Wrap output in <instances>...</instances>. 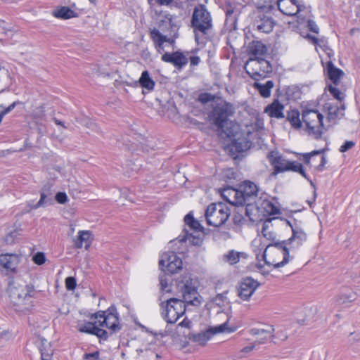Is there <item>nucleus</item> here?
Here are the masks:
<instances>
[{
  "label": "nucleus",
  "instance_id": "nucleus-1",
  "mask_svg": "<svg viewBox=\"0 0 360 360\" xmlns=\"http://www.w3.org/2000/svg\"><path fill=\"white\" fill-rule=\"evenodd\" d=\"M94 322H87L79 327V330L97 338L113 335L120 332L122 326L120 323L119 314L114 305L105 311H98L91 316Z\"/></svg>",
  "mask_w": 360,
  "mask_h": 360
},
{
  "label": "nucleus",
  "instance_id": "nucleus-2",
  "mask_svg": "<svg viewBox=\"0 0 360 360\" xmlns=\"http://www.w3.org/2000/svg\"><path fill=\"white\" fill-rule=\"evenodd\" d=\"M156 24L158 28H153L150 32V37L155 49L161 53L164 51V43L172 45L178 30L176 18L166 11H156Z\"/></svg>",
  "mask_w": 360,
  "mask_h": 360
},
{
  "label": "nucleus",
  "instance_id": "nucleus-3",
  "mask_svg": "<svg viewBox=\"0 0 360 360\" xmlns=\"http://www.w3.org/2000/svg\"><path fill=\"white\" fill-rule=\"evenodd\" d=\"M8 292L10 305L15 311L25 312L30 309L34 292L32 285H10Z\"/></svg>",
  "mask_w": 360,
  "mask_h": 360
},
{
  "label": "nucleus",
  "instance_id": "nucleus-4",
  "mask_svg": "<svg viewBox=\"0 0 360 360\" xmlns=\"http://www.w3.org/2000/svg\"><path fill=\"white\" fill-rule=\"evenodd\" d=\"M262 258L269 266H272L275 269L284 266L290 258L285 241L269 244L263 252Z\"/></svg>",
  "mask_w": 360,
  "mask_h": 360
},
{
  "label": "nucleus",
  "instance_id": "nucleus-5",
  "mask_svg": "<svg viewBox=\"0 0 360 360\" xmlns=\"http://www.w3.org/2000/svg\"><path fill=\"white\" fill-rule=\"evenodd\" d=\"M229 192L234 197L233 201L227 199L231 204L240 206L246 205V214L250 217L248 207L252 205V201L257 198L258 188L256 184L251 181H245L240 186V190L227 189L224 191Z\"/></svg>",
  "mask_w": 360,
  "mask_h": 360
},
{
  "label": "nucleus",
  "instance_id": "nucleus-6",
  "mask_svg": "<svg viewBox=\"0 0 360 360\" xmlns=\"http://www.w3.org/2000/svg\"><path fill=\"white\" fill-rule=\"evenodd\" d=\"M303 124L309 134L319 139L325 129L323 124V116L316 110H304L302 114Z\"/></svg>",
  "mask_w": 360,
  "mask_h": 360
},
{
  "label": "nucleus",
  "instance_id": "nucleus-7",
  "mask_svg": "<svg viewBox=\"0 0 360 360\" xmlns=\"http://www.w3.org/2000/svg\"><path fill=\"white\" fill-rule=\"evenodd\" d=\"M184 222V235L181 240L188 242L195 246H200L202 242L203 227L198 221L193 218L191 213L185 216Z\"/></svg>",
  "mask_w": 360,
  "mask_h": 360
},
{
  "label": "nucleus",
  "instance_id": "nucleus-8",
  "mask_svg": "<svg viewBox=\"0 0 360 360\" xmlns=\"http://www.w3.org/2000/svg\"><path fill=\"white\" fill-rule=\"evenodd\" d=\"M231 215V210L223 202L212 203L205 210V219L207 224L219 227L226 223Z\"/></svg>",
  "mask_w": 360,
  "mask_h": 360
},
{
  "label": "nucleus",
  "instance_id": "nucleus-9",
  "mask_svg": "<svg viewBox=\"0 0 360 360\" xmlns=\"http://www.w3.org/2000/svg\"><path fill=\"white\" fill-rule=\"evenodd\" d=\"M178 288L182 294L184 302L193 306H199L201 304V296L198 292V282L190 276H184L179 283Z\"/></svg>",
  "mask_w": 360,
  "mask_h": 360
},
{
  "label": "nucleus",
  "instance_id": "nucleus-10",
  "mask_svg": "<svg viewBox=\"0 0 360 360\" xmlns=\"http://www.w3.org/2000/svg\"><path fill=\"white\" fill-rule=\"evenodd\" d=\"M245 68L248 75L255 81L266 78L272 72L270 63L264 58L253 59L252 57H250Z\"/></svg>",
  "mask_w": 360,
  "mask_h": 360
},
{
  "label": "nucleus",
  "instance_id": "nucleus-11",
  "mask_svg": "<svg viewBox=\"0 0 360 360\" xmlns=\"http://www.w3.org/2000/svg\"><path fill=\"white\" fill-rule=\"evenodd\" d=\"M235 108L233 105L227 102H221L216 105L210 115V120L224 131L225 125L228 123L229 117L233 115Z\"/></svg>",
  "mask_w": 360,
  "mask_h": 360
},
{
  "label": "nucleus",
  "instance_id": "nucleus-12",
  "mask_svg": "<svg viewBox=\"0 0 360 360\" xmlns=\"http://www.w3.org/2000/svg\"><path fill=\"white\" fill-rule=\"evenodd\" d=\"M191 24L195 31L206 34L211 29L212 18L210 12L204 5H198L194 8Z\"/></svg>",
  "mask_w": 360,
  "mask_h": 360
},
{
  "label": "nucleus",
  "instance_id": "nucleus-13",
  "mask_svg": "<svg viewBox=\"0 0 360 360\" xmlns=\"http://www.w3.org/2000/svg\"><path fill=\"white\" fill-rule=\"evenodd\" d=\"M159 265L163 271L173 274L181 269L183 262L175 252H169L161 255Z\"/></svg>",
  "mask_w": 360,
  "mask_h": 360
},
{
  "label": "nucleus",
  "instance_id": "nucleus-14",
  "mask_svg": "<svg viewBox=\"0 0 360 360\" xmlns=\"http://www.w3.org/2000/svg\"><path fill=\"white\" fill-rule=\"evenodd\" d=\"M186 311V304L181 300L171 298L167 300L165 318L168 323H173L182 316Z\"/></svg>",
  "mask_w": 360,
  "mask_h": 360
},
{
  "label": "nucleus",
  "instance_id": "nucleus-15",
  "mask_svg": "<svg viewBox=\"0 0 360 360\" xmlns=\"http://www.w3.org/2000/svg\"><path fill=\"white\" fill-rule=\"evenodd\" d=\"M269 162L274 167L273 174H277L291 171L295 161H289L278 153L271 152L269 155Z\"/></svg>",
  "mask_w": 360,
  "mask_h": 360
},
{
  "label": "nucleus",
  "instance_id": "nucleus-16",
  "mask_svg": "<svg viewBox=\"0 0 360 360\" xmlns=\"http://www.w3.org/2000/svg\"><path fill=\"white\" fill-rule=\"evenodd\" d=\"M280 223L290 224L287 220H283L278 217H272L266 219L262 223V233L267 240L274 241L276 238V232L274 226H278Z\"/></svg>",
  "mask_w": 360,
  "mask_h": 360
},
{
  "label": "nucleus",
  "instance_id": "nucleus-17",
  "mask_svg": "<svg viewBox=\"0 0 360 360\" xmlns=\"http://www.w3.org/2000/svg\"><path fill=\"white\" fill-rule=\"evenodd\" d=\"M277 5L282 13L289 16L297 14L304 8L299 0H277Z\"/></svg>",
  "mask_w": 360,
  "mask_h": 360
},
{
  "label": "nucleus",
  "instance_id": "nucleus-18",
  "mask_svg": "<svg viewBox=\"0 0 360 360\" xmlns=\"http://www.w3.org/2000/svg\"><path fill=\"white\" fill-rule=\"evenodd\" d=\"M288 224L292 228V234L288 240H285V245H289L290 250H297L307 240V234L302 229L293 227L290 223Z\"/></svg>",
  "mask_w": 360,
  "mask_h": 360
},
{
  "label": "nucleus",
  "instance_id": "nucleus-19",
  "mask_svg": "<svg viewBox=\"0 0 360 360\" xmlns=\"http://www.w3.org/2000/svg\"><path fill=\"white\" fill-rule=\"evenodd\" d=\"M258 286L259 283L257 281L250 277L245 278L240 284L238 296L243 300H248Z\"/></svg>",
  "mask_w": 360,
  "mask_h": 360
},
{
  "label": "nucleus",
  "instance_id": "nucleus-20",
  "mask_svg": "<svg viewBox=\"0 0 360 360\" xmlns=\"http://www.w3.org/2000/svg\"><path fill=\"white\" fill-rule=\"evenodd\" d=\"M162 60L174 65L178 69H181L188 63L187 57L180 51L172 53H165L162 56Z\"/></svg>",
  "mask_w": 360,
  "mask_h": 360
},
{
  "label": "nucleus",
  "instance_id": "nucleus-21",
  "mask_svg": "<svg viewBox=\"0 0 360 360\" xmlns=\"http://www.w3.org/2000/svg\"><path fill=\"white\" fill-rule=\"evenodd\" d=\"M20 262V256L17 254L0 255V269L14 271Z\"/></svg>",
  "mask_w": 360,
  "mask_h": 360
},
{
  "label": "nucleus",
  "instance_id": "nucleus-22",
  "mask_svg": "<svg viewBox=\"0 0 360 360\" xmlns=\"http://www.w3.org/2000/svg\"><path fill=\"white\" fill-rule=\"evenodd\" d=\"M323 150H317L311 153H304L302 155V160L306 165L311 166V161L312 160L314 162L315 160L314 157L321 155L320 157V163L316 167V169L319 172H322L324 169L325 165L327 162L326 158L324 155H323Z\"/></svg>",
  "mask_w": 360,
  "mask_h": 360
},
{
  "label": "nucleus",
  "instance_id": "nucleus-23",
  "mask_svg": "<svg viewBox=\"0 0 360 360\" xmlns=\"http://www.w3.org/2000/svg\"><path fill=\"white\" fill-rule=\"evenodd\" d=\"M267 53L266 46L258 41H252L248 46V54L250 57H252L253 59L263 58Z\"/></svg>",
  "mask_w": 360,
  "mask_h": 360
},
{
  "label": "nucleus",
  "instance_id": "nucleus-24",
  "mask_svg": "<svg viewBox=\"0 0 360 360\" xmlns=\"http://www.w3.org/2000/svg\"><path fill=\"white\" fill-rule=\"evenodd\" d=\"M39 349L41 354V360H51L54 346L49 339H41L38 342Z\"/></svg>",
  "mask_w": 360,
  "mask_h": 360
},
{
  "label": "nucleus",
  "instance_id": "nucleus-25",
  "mask_svg": "<svg viewBox=\"0 0 360 360\" xmlns=\"http://www.w3.org/2000/svg\"><path fill=\"white\" fill-rule=\"evenodd\" d=\"M40 199L33 207L34 209H38L40 207L51 205L53 202V191L51 186L45 185L41 191Z\"/></svg>",
  "mask_w": 360,
  "mask_h": 360
},
{
  "label": "nucleus",
  "instance_id": "nucleus-26",
  "mask_svg": "<svg viewBox=\"0 0 360 360\" xmlns=\"http://www.w3.org/2000/svg\"><path fill=\"white\" fill-rule=\"evenodd\" d=\"M283 110V105L278 100H274L264 108V112L271 117L280 119L284 117Z\"/></svg>",
  "mask_w": 360,
  "mask_h": 360
},
{
  "label": "nucleus",
  "instance_id": "nucleus-27",
  "mask_svg": "<svg viewBox=\"0 0 360 360\" xmlns=\"http://www.w3.org/2000/svg\"><path fill=\"white\" fill-rule=\"evenodd\" d=\"M249 334L252 336L272 338L275 335L274 328L271 325L262 324L250 329Z\"/></svg>",
  "mask_w": 360,
  "mask_h": 360
},
{
  "label": "nucleus",
  "instance_id": "nucleus-28",
  "mask_svg": "<svg viewBox=\"0 0 360 360\" xmlns=\"http://www.w3.org/2000/svg\"><path fill=\"white\" fill-rule=\"evenodd\" d=\"M325 110L327 111V120L328 122H335L343 115L344 106L338 107L331 103H327L324 105Z\"/></svg>",
  "mask_w": 360,
  "mask_h": 360
},
{
  "label": "nucleus",
  "instance_id": "nucleus-29",
  "mask_svg": "<svg viewBox=\"0 0 360 360\" xmlns=\"http://www.w3.org/2000/svg\"><path fill=\"white\" fill-rule=\"evenodd\" d=\"M251 142L245 137H238L233 140L229 146L230 151L233 153L244 152L250 148Z\"/></svg>",
  "mask_w": 360,
  "mask_h": 360
},
{
  "label": "nucleus",
  "instance_id": "nucleus-30",
  "mask_svg": "<svg viewBox=\"0 0 360 360\" xmlns=\"http://www.w3.org/2000/svg\"><path fill=\"white\" fill-rule=\"evenodd\" d=\"M236 330V328H229L228 326V321L224 322V323L216 326H211L208 328L204 335L203 338H210L212 335L219 334V333H231L234 332Z\"/></svg>",
  "mask_w": 360,
  "mask_h": 360
},
{
  "label": "nucleus",
  "instance_id": "nucleus-31",
  "mask_svg": "<svg viewBox=\"0 0 360 360\" xmlns=\"http://www.w3.org/2000/svg\"><path fill=\"white\" fill-rule=\"evenodd\" d=\"M326 70L329 79L335 85H338L340 78L344 75L343 71L336 68L332 61H328L327 63Z\"/></svg>",
  "mask_w": 360,
  "mask_h": 360
},
{
  "label": "nucleus",
  "instance_id": "nucleus-32",
  "mask_svg": "<svg viewBox=\"0 0 360 360\" xmlns=\"http://www.w3.org/2000/svg\"><path fill=\"white\" fill-rule=\"evenodd\" d=\"M274 86V83L271 80H268L265 83L255 81L253 87L257 89L263 98H269L271 96V89Z\"/></svg>",
  "mask_w": 360,
  "mask_h": 360
},
{
  "label": "nucleus",
  "instance_id": "nucleus-33",
  "mask_svg": "<svg viewBox=\"0 0 360 360\" xmlns=\"http://www.w3.org/2000/svg\"><path fill=\"white\" fill-rule=\"evenodd\" d=\"M91 233L89 231H79L78 233V238L75 243L77 248H82L83 246L88 249L91 245Z\"/></svg>",
  "mask_w": 360,
  "mask_h": 360
},
{
  "label": "nucleus",
  "instance_id": "nucleus-34",
  "mask_svg": "<svg viewBox=\"0 0 360 360\" xmlns=\"http://www.w3.org/2000/svg\"><path fill=\"white\" fill-rule=\"evenodd\" d=\"M52 15L56 18L61 19H70L76 16L74 11L67 6H61L54 9L52 11Z\"/></svg>",
  "mask_w": 360,
  "mask_h": 360
},
{
  "label": "nucleus",
  "instance_id": "nucleus-35",
  "mask_svg": "<svg viewBox=\"0 0 360 360\" xmlns=\"http://www.w3.org/2000/svg\"><path fill=\"white\" fill-rule=\"evenodd\" d=\"M274 21L271 18L264 16L257 22V27L259 31L269 33L273 30Z\"/></svg>",
  "mask_w": 360,
  "mask_h": 360
},
{
  "label": "nucleus",
  "instance_id": "nucleus-36",
  "mask_svg": "<svg viewBox=\"0 0 360 360\" xmlns=\"http://www.w3.org/2000/svg\"><path fill=\"white\" fill-rule=\"evenodd\" d=\"M140 86L150 91L154 89L155 82L152 79L149 72L147 70L143 71L138 81Z\"/></svg>",
  "mask_w": 360,
  "mask_h": 360
},
{
  "label": "nucleus",
  "instance_id": "nucleus-37",
  "mask_svg": "<svg viewBox=\"0 0 360 360\" xmlns=\"http://www.w3.org/2000/svg\"><path fill=\"white\" fill-rule=\"evenodd\" d=\"M287 120L295 129H300L303 124L302 120H300V114L297 110L289 111L287 114Z\"/></svg>",
  "mask_w": 360,
  "mask_h": 360
},
{
  "label": "nucleus",
  "instance_id": "nucleus-38",
  "mask_svg": "<svg viewBox=\"0 0 360 360\" xmlns=\"http://www.w3.org/2000/svg\"><path fill=\"white\" fill-rule=\"evenodd\" d=\"M247 255L243 252H236L233 250L229 251L224 255L225 262L233 265L239 262L240 257L246 258Z\"/></svg>",
  "mask_w": 360,
  "mask_h": 360
},
{
  "label": "nucleus",
  "instance_id": "nucleus-39",
  "mask_svg": "<svg viewBox=\"0 0 360 360\" xmlns=\"http://www.w3.org/2000/svg\"><path fill=\"white\" fill-rule=\"evenodd\" d=\"M356 298V295L353 291L342 292L337 297V302L340 304L352 302Z\"/></svg>",
  "mask_w": 360,
  "mask_h": 360
},
{
  "label": "nucleus",
  "instance_id": "nucleus-40",
  "mask_svg": "<svg viewBox=\"0 0 360 360\" xmlns=\"http://www.w3.org/2000/svg\"><path fill=\"white\" fill-rule=\"evenodd\" d=\"M226 292H224L223 293H220L217 295L212 300H211V302L219 307H224L226 304L229 303L227 297H226Z\"/></svg>",
  "mask_w": 360,
  "mask_h": 360
},
{
  "label": "nucleus",
  "instance_id": "nucleus-41",
  "mask_svg": "<svg viewBox=\"0 0 360 360\" xmlns=\"http://www.w3.org/2000/svg\"><path fill=\"white\" fill-rule=\"evenodd\" d=\"M291 171L300 173L304 179H306L307 181H309L310 182V184L312 186H314V187L315 186L314 183L311 181V180L307 176L302 164L298 163L295 161Z\"/></svg>",
  "mask_w": 360,
  "mask_h": 360
},
{
  "label": "nucleus",
  "instance_id": "nucleus-42",
  "mask_svg": "<svg viewBox=\"0 0 360 360\" xmlns=\"http://www.w3.org/2000/svg\"><path fill=\"white\" fill-rule=\"evenodd\" d=\"M263 341L255 340L252 342L249 343L247 346L244 347L241 350L240 353L242 354H248L252 352L254 349H257L259 348V346L264 344Z\"/></svg>",
  "mask_w": 360,
  "mask_h": 360
},
{
  "label": "nucleus",
  "instance_id": "nucleus-43",
  "mask_svg": "<svg viewBox=\"0 0 360 360\" xmlns=\"http://www.w3.org/2000/svg\"><path fill=\"white\" fill-rule=\"evenodd\" d=\"M328 90L330 93L333 95V96L337 100L341 101L344 99V94L337 87L333 85H329Z\"/></svg>",
  "mask_w": 360,
  "mask_h": 360
},
{
  "label": "nucleus",
  "instance_id": "nucleus-44",
  "mask_svg": "<svg viewBox=\"0 0 360 360\" xmlns=\"http://www.w3.org/2000/svg\"><path fill=\"white\" fill-rule=\"evenodd\" d=\"M189 345L187 339H173V345L177 349H184Z\"/></svg>",
  "mask_w": 360,
  "mask_h": 360
},
{
  "label": "nucleus",
  "instance_id": "nucleus-45",
  "mask_svg": "<svg viewBox=\"0 0 360 360\" xmlns=\"http://www.w3.org/2000/svg\"><path fill=\"white\" fill-rule=\"evenodd\" d=\"M33 262L37 265H42L46 262V257L44 252H39L32 257Z\"/></svg>",
  "mask_w": 360,
  "mask_h": 360
},
{
  "label": "nucleus",
  "instance_id": "nucleus-46",
  "mask_svg": "<svg viewBox=\"0 0 360 360\" xmlns=\"http://www.w3.org/2000/svg\"><path fill=\"white\" fill-rule=\"evenodd\" d=\"M65 287L68 290H73L76 288V279L74 277L70 276L65 278Z\"/></svg>",
  "mask_w": 360,
  "mask_h": 360
},
{
  "label": "nucleus",
  "instance_id": "nucleus-47",
  "mask_svg": "<svg viewBox=\"0 0 360 360\" xmlns=\"http://www.w3.org/2000/svg\"><path fill=\"white\" fill-rule=\"evenodd\" d=\"M168 281H169L165 275L160 277V284L162 291L169 292L170 290L169 288Z\"/></svg>",
  "mask_w": 360,
  "mask_h": 360
},
{
  "label": "nucleus",
  "instance_id": "nucleus-48",
  "mask_svg": "<svg viewBox=\"0 0 360 360\" xmlns=\"http://www.w3.org/2000/svg\"><path fill=\"white\" fill-rule=\"evenodd\" d=\"M355 145V143L352 141H346L343 145H342L339 149V150L341 153H345L348 150L351 149L352 147H354Z\"/></svg>",
  "mask_w": 360,
  "mask_h": 360
},
{
  "label": "nucleus",
  "instance_id": "nucleus-49",
  "mask_svg": "<svg viewBox=\"0 0 360 360\" xmlns=\"http://www.w3.org/2000/svg\"><path fill=\"white\" fill-rule=\"evenodd\" d=\"M68 195L64 192H59L56 195V200L60 204H64L68 201Z\"/></svg>",
  "mask_w": 360,
  "mask_h": 360
},
{
  "label": "nucleus",
  "instance_id": "nucleus-50",
  "mask_svg": "<svg viewBox=\"0 0 360 360\" xmlns=\"http://www.w3.org/2000/svg\"><path fill=\"white\" fill-rule=\"evenodd\" d=\"M235 8L233 5H231L230 3H228L226 4L224 7V12L226 13V18H231L232 15L234 13Z\"/></svg>",
  "mask_w": 360,
  "mask_h": 360
},
{
  "label": "nucleus",
  "instance_id": "nucleus-51",
  "mask_svg": "<svg viewBox=\"0 0 360 360\" xmlns=\"http://www.w3.org/2000/svg\"><path fill=\"white\" fill-rule=\"evenodd\" d=\"M307 27L310 31L314 33H319V29L316 22L314 20H309L307 21Z\"/></svg>",
  "mask_w": 360,
  "mask_h": 360
},
{
  "label": "nucleus",
  "instance_id": "nucleus-52",
  "mask_svg": "<svg viewBox=\"0 0 360 360\" xmlns=\"http://www.w3.org/2000/svg\"><path fill=\"white\" fill-rule=\"evenodd\" d=\"M140 328H141V330L143 331H146V334L148 335H153V336H158V335H162V336H164V335L162 333H157L155 331H152V330H149L146 327H145L144 326L140 324V323H136Z\"/></svg>",
  "mask_w": 360,
  "mask_h": 360
},
{
  "label": "nucleus",
  "instance_id": "nucleus-53",
  "mask_svg": "<svg viewBox=\"0 0 360 360\" xmlns=\"http://www.w3.org/2000/svg\"><path fill=\"white\" fill-rule=\"evenodd\" d=\"M98 356H99V352L98 351H96L94 352H92V353H86L84 354L83 356V359L84 360H88V359H98Z\"/></svg>",
  "mask_w": 360,
  "mask_h": 360
},
{
  "label": "nucleus",
  "instance_id": "nucleus-54",
  "mask_svg": "<svg viewBox=\"0 0 360 360\" xmlns=\"http://www.w3.org/2000/svg\"><path fill=\"white\" fill-rule=\"evenodd\" d=\"M16 105V102H13L10 105H8L7 108H4L3 106H1V112H3V115L8 114L10 112Z\"/></svg>",
  "mask_w": 360,
  "mask_h": 360
},
{
  "label": "nucleus",
  "instance_id": "nucleus-55",
  "mask_svg": "<svg viewBox=\"0 0 360 360\" xmlns=\"http://www.w3.org/2000/svg\"><path fill=\"white\" fill-rule=\"evenodd\" d=\"M191 340L193 343L198 344L200 346H205L207 344V340L208 339H189Z\"/></svg>",
  "mask_w": 360,
  "mask_h": 360
},
{
  "label": "nucleus",
  "instance_id": "nucleus-56",
  "mask_svg": "<svg viewBox=\"0 0 360 360\" xmlns=\"http://www.w3.org/2000/svg\"><path fill=\"white\" fill-rule=\"evenodd\" d=\"M305 38L308 39L314 45H318L319 41H321L318 38H316V37L312 36L311 34H307L305 37Z\"/></svg>",
  "mask_w": 360,
  "mask_h": 360
},
{
  "label": "nucleus",
  "instance_id": "nucleus-57",
  "mask_svg": "<svg viewBox=\"0 0 360 360\" xmlns=\"http://www.w3.org/2000/svg\"><path fill=\"white\" fill-rule=\"evenodd\" d=\"M200 58L198 56H191L190 58V63L191 66L198 65L200 63Z\"/></svg>",
  "mask_w": 360,
  "mask_h": 360
},
{
  "label": "nucleus",
  "instance_id": "nucleus-58",
  "mask_svg": "<svg viewBox=\"0 0 360 360\" xmlns=\"http://www.w3.org/2000/svg\"><path fill=\"white\" fill-rule=\"evenodd\" d=\"M263 205L265 206V207H270L271 208L270 211L271 213H276V211L278 210L277 208L273 206V205L269 201H264Z\"/></svg>",
  "mask_w": 360,
  "mask_h": 360
},
{
  "label": "nucleus",
  "instance_id": "nucleus-59",
  "mask_svg": "<svg viewBox=\"0 0 360 360\" xmlns=\"http://www.w3.org/2000/svg\"><path fill=\"white\" fill-rule=\"evenodd\" d=\"M174 0H158V2L160 5H168L172 3Z\"/></svg>",
  "mask_w": 360,
  "mask_h": 360
},
{
  "label": "nucleus",
  "instance_id": "nucleus-60",
  "mask_svg": "<svg viewBox=\"0 0 360 360\" xmlns=\"http://www.w3.org/2000/svg\"><path fill=\"white\" fill-rule=\"evenodd\" d=\"M299 324H309L310 320L309 319H298L297 320Z\"/></svg>",
  "mask_w": 360,
  "mask_h": 360
},
{
  "label": "nucleus",
  "instance_id": "nucleus-61",
  "mask_svg": "<svg viewBox=\"0 0 360 360\" xmlns=\"http://www.w3.org/2000/svg\"><path fill=\"white\" fill-rule=\"evenodd\" d=\"M53 120H54V122L56 124L60 125V126H62L65 129L66 128V127L65 126V124H64V123L63 122L60 121L59 120H57L56 118H54Z\"/></svg>",
  "mask_w": 360,
  "mask_h": 360
},
{
  "label": "nucleus",
  "instance_id": "nucleus-62",
  "mask_svg": "<svg viewBox=\"0 0 360 360\" xmlns=\"http://www.w3.org/2000/svg\"><path fill=\"white\" fill-rule=\"evenodd\" d=\"M316 197V191H314V198H313L312 200H309V201H308V204H309L310 206H311V205H312V204L314 202Z\"/></svg>",
  "mask_w": 360,
  "mask_h": 360
},
{
  "label": "nucleus",
  "instance_id": "nucleus-63",
  "mask_svg": "<svg viewBox=\"0 0 360 360\" xmlns=\"http://www.w3.org/2000/svg\"><path fill=\"white\" fill-rule=\"evenodd\" d=\"M10 335L11 333L8 330H2V331H0V336H4V335Z\"/></svg>",
  "mask_w": 360,
  "mask_h": 360
},
{
  "label": "nucleus",
  "instance_id": "nucleus-64",
  "mask_svg": "<svg viewBox=\"0 0 360 360\" xmlns=\"http://www.w3.org/2000/svg\"><path fill=\"white\" fill-rule=\"evenodd\" d=\"M4 23H5V21H4V20H0V27H2L4 30H6V32H7V31H11V30H8V29H6V28L4 26Z\"/></svg>",
  "mask_w": 360,
  "mask_h": 360
}]
</instances>
